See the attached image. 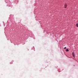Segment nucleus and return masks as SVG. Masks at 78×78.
I'll use <instances>...</instances> for the list:
<instances>
[{"label": "nucleus", "instance_id": "2", "mask_svg": "<svg viewBox=\"0 0 78 78\" xmlns=\"http://www.w3.org/2000/svg\"><path fill=\"white\" fill-rule=\"evenodd\" d=\"M64 8H67V5H66V4H65L64 5Z\"/></svg>", "mask_w": 78, "mask_h": 78}, {"label": "nucleus", "instance_id": "6", "mask_svg": "<svg viewBox=\"0 0 78 78\" xmlns=\"http://www.w3.org/2000/svg\"><path fill=\"white\" fill-rule=\"evenodd\" d=\"M12 64V63H10V64Z\"/></svg>", "mask_w": 78, "mask_h": 78}, {"label": "nucleus", "instance_id": "3", "mask_svg": "<svg viewBox=\"0 0 78 78\" xmlns=\"http://www.w3.org/2000/svg\"><path fill=\"white\" fill-rule=\"evenodd\" d=\"M69 51V49H66V51Z\"/></svg>", "mask_w": 78, "mask_h": 78}, {"label": "nucleus", "instance_id": "5", "mask_svg": "<svg viewBox=\"0 0 78 78\" xmlns=\"http://www.w3.org/2000/svg\"><path fill=\"white\" fill-rule=\"evenodd\" d=\"M66 47H65L64 48V49H66Z\"/></svg>", "mask_w": 78, "mask_h": 78}, {"label": "nucleus", "instance_id": "4", "mask_svg": "<svg viewBox=\"0 0 78 78\" xmlns=\"http://www.w3.org/2000/svg\"><path fill=\"white\" fill-rule=\"evenodd\" d=\"M76 26L77 27H78V24H76Z\"/></svg>", "mask_w": 78, "mask_h": 78}, {"label": "nucleus", "instance_id": "1", "mask_svg": "<svg viewBox=\"0 0 78 78\" xmlns=\"http://www.w3.org/2000/svg\"><path fill=\"white\" fill-rule=\"evenodd\" d=\"M72 55L73 57H75V53H74L73 52H72Z\"/></svg>", "mask_w": 78, "mask_h": 78}]
</instances>
